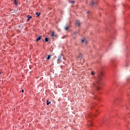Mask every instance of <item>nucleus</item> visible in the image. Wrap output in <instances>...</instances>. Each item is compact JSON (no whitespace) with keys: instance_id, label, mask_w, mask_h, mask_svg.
<instances>
[{"instance_id":"14","label":"nucleus","mask_w":130,"mask_h":130,"mask_svg":"<svg viewBox=\"0 0 130 130\" xmlns=\"http://www.w3.org/2000/svg\"><path fill=\"white\" fill-rule=\"evenodd\" d=\"M65 30H69V26L67 25L65 27Z\"/></svg>"},{"instance_id":"10","label":"nucleus","mask_w":130,"mask_h":130,"mask_svg":"<svg viewBox=\"0 0 130 130\" xmlns=\"http://www.w3.org/2000/svg\"><path fill=\"white\" fill-rule=\"evenodd\" d=\"M45 42H48V38H45Z\"/></svg>"},{"instance_id":"7","label":"nucleus","mask_w":130,"mask_h":130,"mask_svg":"<svg viewBox=\"0 0 130 130\" xmlns=\"http://www.w3.org/2000/svg\"><path fill=\"white\" fill-rule=\"evenodd\" d=\"M55 34V33H54V32H52V33H51V36H52V37H55V35H54Z\"/></svg>"},{"instance_id":"15","label":"nucleus","mask_w":130,"mask_h":130,"mask_svg":"<svg viewBox=\"0 0 130 130\" xmlns=\"http://www.w3.org/2000/svg\"><path fill=\"white\" fill-rule=\"evenodd\" d=\"M92 116H95V115H93V114H90V115H89V117H92Z\"/></svg>"},{"instance_id":"6","label":"nucleus","mask_w":130,"mask_h":130,"mask_svg":"<svg viewBox=\"0 0 130 130\" xmlns=\"http://www.w3.org/2000/svg\"><path fill=\"white\" fill-rule=\"evenodd\" d=\"M13 4H14L15 6H18V2H17V0H14Z\"/></svg>"},{"instance_id":"21","label":"nucleus","mask_w":130,"mask_h":130,"mask_svg":"<svg viewBox=\"0 0 130 130\" xmlns=\"http://www.w3.org/2000/svg\"><path fill=\"white\" fill-rule=\"evenodd\" d=\"M29 20H30V19L27 18V21H29Z\"/></svg>"},{"instance_id":"9","label":"nucleus","mask_w":130,"mask_h":130,"mask_svg":"<svg viewBox=\"0 0 130 130\" xmlns=\"http://www.w3.org/2000/svg\"><path fill=\"white\" fill-rule=\"evenodd\" d=\"M41 39V36H40L37 39V41H39Z\"/></svg>"},{"instance_id":"3","label":"nucleus","mask_w":130,"mask_h":130,"mask_svg":"<svg viewBox=\"0 0 130 130\" xmlns=\"http://www.w3.org/2000/svg\"><path fill=\"white\" fill-rule=\"evenodd\" d=\"M75 25L76 26H78V27H80V26H81V22H80V21L77 20Z\"/></svg>"},{"instance_id":"23","label":"nucleus","mask_w":130,"mask_h":130,"mask_svg":"<svg viewBox=\"0 0 130 130\" xmlns=\"http://www.w3.org/2000/svg\"><path fill=\"white\" fill-rule=\"evenodd\" d=\"M94 99H97V98H95Z\"/></svg>"},{"instance_id":"13","label":"nucleus","mask_w":130,"mask_h":130,"mask_svg":"<svg viewBox=\"0 0 130 130\" xmlns=\"http://www.w3.org/2000/svg\"><path fill=\"white\" fill-rule=\"evenodd\" d=\"M51 103V102H49L48 100L47 101V105H49Z\"/></svg>"},{"instance_id":"8","label":"nucleus","mask_w":130,"mask_h":130,"mask_svg":"<svg viewBox=\"0 0 130 130\" xmlns=\"http://www.w3.org/2000/svg\"><path fill=\"white\" fill-rule=\"evenodd\" d=\"M91 76H94L95 75V72L91 71Z\"/></svg>"},{"instance_id":"12","label":"nucleus","mask_w":130,"mask_h":130,"mask_svg":"<svg viewBox=\"0 0 130 130\" xmlns=\"http://www.w3.org/2000/svg\"><path fill=\"white\" fill-rule=\"evenodd\" d=\"M27 18H28V19H31L32 16L28 15L27 16Z\"/></svg>"},{"instance_id":"1","label":"nucleus","mask_w":130,"mask_h":130,"mask_svg":"<svg viewBox=\"0 0 130 130\" xmlns=\"http://www.w3.org/2000/svg\"><path fill=\"white\" fill-rule=\"evenodd\" d=\"M102 77H103V73L101 72L99 75V79L94 82L91 86V94L94 95L95 93H97L100 89H101V85H102Z\"/></svg>"},{"instance_id":"24","label":"nucleus","mask_w":130,"mask_h":130,"mask_svg":"<svg viewBox=\"0 0 130 130\" xmlns=\"http://www.w3.org/2000/svg\"><path fill=\"white\" fill-rule=\"evenodd\" d=\"M1 74H2V73L0 72V75H1Z\"/></svg>"},{"instance_id":"20","label":"nucleus","mask_w":130,"mask_h":130,"mask_svg":"<svg viewBox=\"0 0 130 130\" xmlns=\"http://www.w3.org/2000/svg\"><path fill=\"white\" fill-rule=\"evenodd\" d=\"M71 3H72V4H74L75 3L74 1H72Z\"/></svg>"},{"instance_id":"4","label":"nucleus","mask_w":130,"mask_h":130,"mask_svg":"<svg viewBox=\"0 0 130 130\" xmlns=\"http://www.w3.org/2000/svg\"><path fill=\"white\" fill-rule=\"evenodd\" d=\"M83 58V54L80 53L79 56L77 57L78 59H82Z\"/></svg>"},{"instance_id":"25","label":"nucleus","mask_w":130,"mask_h":130,"mask_svg":"<svg viewBox=\"0 0 130 130\" xmlns=\"http://www.w3.org/2000/svg\"><path fill=\"white\" fill-rule=\"evenodd\" d=\"M87 13H89V12H88Z\"/></svg>"},{"instance_id":"16","label":"nucleus","mask_w":130,"mask_h":130,"mask_svg":"<svg viewBox=\"0 0 130 130\" xmlns=\"http://www.w3.org/2000/svg\"><path fill=\"white\" fill-rule=\"evenodd\" d=\"M47 59H50V55H48V57L47 58Z\"/></svg>"},{"instance_id":"5","label":"nucleus","mask_w":130,"mask_h":130,"mask_svg":"<svg viewBox=\"0 0 130 130\" xmlns=\"http://www.w3.org/2000/svg\"><path fill=\"white\" fill-rule=\"evenodd\" d=\"M91 6L92 7H93V6H97V3H94L93 1L91 3Z\"/></svg>"},{"instance_id":"2","label":"nucleus","mask_w":130,"mask_h":130,"mask_svg":"<svg viewBox=\"0 0 130 130\" xmlns=\"http://www.w3.org/2000/svg\"><path fill=\"white\" fill-rule=\"evenodd\" d=\"M61 56H62L60 55L58 57L57 63H60V62H62V61L61 60Z\"/></svg>"},{"instance_id":"17","label":"nucleus","mask_w":130,"mask_h":130,"mask_svg":"<svg viewBox=\"0 0 130 130\" xmlns=\"http://www.w3.org/2000/svg\"><path fill=\"white\" fill-rule=\"evenodd\" d=\"M78 34V32H77V31H75V32H74V35H76V34Z\"/></svg>"},{"instance_id":"18","label":"nucleus","mask_w":130,"mask_h":130,"mask_svg":"<svg viewBox=\"0 0 130 130\" xmlns=\"http://www.w3.org/2000/svg\"><path fill=\"white\" fill-rule=\"evenodd\" d=\"M84 41H85V40H82L81 41V42H82V43H83L84 42Z\"/></svg>"},{"instance_id":"19","label":"nucleus","mask_w":130,"mask_h":130,"mask_svg":"<svg viewBox=\"0 0 130 130\" xmlns=\"http://www.w3.org/2000/svg\"><path fill=\"white\" fill-rule=\"evenodd\" d=\"M21 92H22V93H24V89H22V90H21Z\"/></svg>"},{"instance_id":"22","label":"nucleus","mask_w":130,"mask_h":130,"mask_svg":"<svg viewBox=\"0 0 130 130\" xmlns=\"http://www.w3.org/2000/svg\"><path fill=\"white\" fill-rule=\"evenodd\" d=\"M92 123L90 124V125H89V126H92Z\"/></svg>"},{"instance_id":"11","label":"nucleus","mask_w":130,"mask_h":130,"mask_svg":"<svg viewBox=\"0 0 130 130\" xmlns=\"http://www.w3.org/2000/svg\"><path fill=\"white\" fill-rule=\"evenodd\" d=\"M36 15H37V17H39V16H40V13H39L38 12H37Z\"/></svg>"}]
</instances>
